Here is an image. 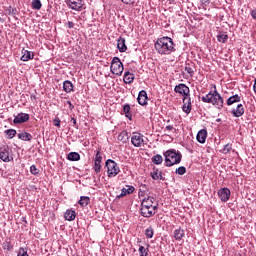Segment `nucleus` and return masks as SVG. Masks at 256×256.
<instances>
[{"instance_id": "nucleus-1", "label": "nucleus", "mask_w": 256, "mask_h": 256, "mask_svg": "<svg viewBox=\"0 0 256 256\" xmlns=\"http://www.w3.org/2000/svg\"><path fill=\"white\" fill-rule=\"evenodd\" d=\"M154 47L159 55H171V53H175V43L169 37L158 38Z\"/></svg>"}, {"instance_id": "nucleus-2", "label": "nucleus", "mask_w": 256, "mask_h": 256, "mask_svg": "<svg viewBox=\"0 0 256 256\" xmlns=\"http://www.w3.org/2000/svg\"><path fill=\"white\" fill-rule=\"evenodd\" d=\"M155 204V198L148 196L142 200L141 203V215L142 217H153L157 211V205Z\"/></svg>"}, {"instance_id": "nucleus-3", "label": "nucleus", "mask_w": 256, "mask_h": 256, "mask_svg": "<svg viewBox=\"0 0 256 256\" xmlns=\"http://www.w3.org/2000/svg\"><path fill=\"white\" fill-rule=\"evenodd\" d=\"M203 103H211L216 109H223V97L217 91V88L213 92H209L205 96H202Z\"/></svg>"}, {"instance_id": "nucleus-4", "label": "nucleus", "mask_w": 256, "mask_h": 256, "mask_svg": "<svg viewBox=\"0 0 256 256\" xmlns=\"http://www.w3.org/2000/svg\"><path fill=\"white\" fill-rule=\"evenodd\" d=\"M166 167H173L181 163V153L175 150H168L164 153Z\"/></svg>"}, {"instance_id": "nucleus-5", "label": "nucleus", "mask_w": 256, "mask_h": 256, "mask_svg": "<svg viewBox=\"0 0 256 256\" xmlns=\"http://www.w3.org/2000/svg\"><path fill=\"white\" fill-rule=\"evenodd\" d=\"M105 167L107 168V175L109 178L117 177L121 173L119 164L112 159H108L105 162Z\"/></svg>"}, {"instance_id": "nucleus-6", "label": "nucleus", "mask_w": 256, "mask_h": 256, "mask_svg": "<svg viewBox=\"0 0 256 256\" xmlns=\"http://www.w3.org/2000/svg\"><path fill=\"white\" fill-rule=\"evenodd\" d=\"M123 62H121V59L119 57H114L111 62L110 71L113 75H118V77H121L123 75Z\"/></svg>"}, {"instance_id": "nucleus-7", "label": "nucleus", "mask_w": 256, "mask_h": 256, "mask_svg": "<svg viewBox=\"0 0 256 256\" xmlns=\"http://www.w3.org/2000/svg\"><path fill=\"white\" fill-rule=\"evenodd\" d=\"M131 143L134 147H145L147 145V140L145 136L139 132H133L131 136Z\"/></svg>"}, {"instance_id": "nucleus-8", "label": "nucleus", "mask_w": 256, "mask_h": 256, "mask_svg": "<svg viewBox=\"0 0 256 256\" xmlns=\"http://www.w3.org/2000/svg\"><path fill=\"white\" fill-rule=\"evenodd\" d=\"M102 161H103V157L101 156V151L97 150L95 154L94 166H93L95 173H101Z\"/></svg>"}, {"instance_id": "nucleus-9", "label": "nucleus", "mask_w": 256, "mask_h": 256, "mask_svg": "<svg viewBox=\"0 0 256 256\" xmlns=\"http://www.w3.org/2000/svg\"><path fill=\"white\" fill-rule=\"evenodd\" d=\"M218 196L220 197L221 201H223V203H227L231 197V190H229V188H222L218 191Z\"/></svg>"}, {"instance_id": "nucleus-10", "label": "nucleus", "mask_w": 256, "mask_h": 256, "mask_svg": "<svg viewBox=\"0 0 256 256\" xmlns=\"http://www.w3.org/2000/svg\"><path fill=\"white\" fill-rule=\"evenodd\" d=\"M28 119H29V114L18 113L16 116L14 115L13 123H15V125H19L21 123H27Z\"/></svg>"}, {"instance_id": "nucleus-11", "label": "nucleus", "mask_w": 256, "mask_h": 256, "mask_svg": "<svg viewBox=\"0 0 256 256\" xmlns=\"http://www.w3.org/2000/svg\"><path fill=\"white\" fill-rule=\"evenodd\" d=\"M66 3L74 11H79L83 7V0H67Z\"/></svg>"}, {"instance_id": "nucleus-12", "label": "nucleus", "mask_w": 256, "mask_h": 256, "mask_svg": "<svg viewBox=\"0 0 256 256\" xmlns=\"http://www.w3.org/2000/svg\"><path fill=\"white\" fill-rule=\"evenodd\" d=\"M175 93H179L180 95H183L184 97H189V88L185 84H179L175 86L174 88Z\"/></svg>"}, {"instance_id": "nucleus-13", "label": "nucleus", "mask_w": 256, "mask_h": 256, "mask_svg": "<svg viewBox=\"0 0 256 256\" xmlns=\"http://www.w3.org/2000/svg\"><path fill=\"white\" fill-rule=\"evenodd\" d=\"M184 113L189 115L191 113V97L186 96L183 98V107H182Z\"/></svg>"}, {"instance_id": "nucleus-14", "label": "nucleus", "mask_w": 256, "mask_h": 256, "mask_svg": "<svg viewBox=\"0 0 256 256\" xmlns=\"http://www.w3.org/2000/svg\"><path fill=\"white\" fill-rule=\"evenodd\" d=\"M0 159L4 161V163L11 161V158H9V148H0Z\"/></svg>"}, {"instance_id": "nucleus-15", "label": "nucleus", "mask_w": 256, "mask_h": 256, "mask_svg": "<svg viewBox=\"0 0 256 256\" xmlns=\"http://www.w3.org/2000/svg\"><path fill=\"white\" fill-rule=\"evenodd\" d=\"M147 99H148L147 91L145 90L140 91L137 98L139 105H147Z\"/></svg>"}, {"instance_id": "nucleus-16", "label": "nucleus", "mask_w": 256, "mask_h": 256, "mask_svg": "<svg viewBox=\"0 0 256 256\" xmlns=\"http://www.w3.org/2000/svg\"><path fill=\"white\" fill-rule=\"evenodd\" d=\"M196 139L198 143H205L207 141V130L202 129L197 133Z\"/></svg>"}, {"instance_id": "nucleus-17", "label": "nucleus", "mask_w": 256, "mask_h": 256, "mask_svg": "<svg viewBox=\"0 0 256 256\" xmlns=\"http://www.w3.org/2000/svg\"><path fill=\"white\" fill-rule=\"evenodd\" d=\"M123 81L127 85H131V83H133V81H135V74H133L131 72H125Z\"/></svg>"}, {"instance_id": "nucleus-18", "label": "nucleus", "mask_w": 256, "mask_h": 256, "mask_svg": "<svg viewBox=\"0 0 256 256\" xmlns=\"http://www.w3.org/2000/svg\"><path fill=\"white\" fill-rule=\"evenodd\" d=\"M234 117H241L245 113L243 104H238L236 109L232 110Z\"/></svg>"}, {"instance_id": "nucleus-19", "label": "nucleus", "mask_w": 256, "mask_h": 256, "mask_svg": "<svg viewBox=\"0 0 256 256\" xmlns=\"http://www.w3.org/2000/svg\"><path fill=\"white\" fill-rule=\"evenodd\" d=\"M118 51L125 53L127 51V45L125 44V38H119L117 42Z\"/></svg>"}, {"instance_id": "nucleus-20", "label": "nucleus", "mask_w": 256, "mask_h": 256, "mask_svg": "<svg viewBox=\"0 0 256 256\" xmlns=\"http://www.w3.org/2000/svg\"><path fill=\"white\" fill-rule=\"evenodd\" d=\"M75 217H77V214L73 210H67L64 214L66 221H75Z\"/></svg>"}, {"instance_id": "nucleus-21", "label": "nucleus", "mask_w": 256, "mask_h": 256, "mask_svg": "<svg viewBox=\"0 0 256 256\" xmlns=\"http://www.w3.org/2000/svg\"><path fill=\"white\" fill-rule=\"evenodd\" d=\"M183 237H185V230L178 228L174 231V238L176 239V241H181Z\"/></svg>"}, {"instance_id": "nucleus-22", "label": "nucleus", "mask_w": 256, "mask_h": 256, "mask_svg": "<svg viewBox=\"0 0 256 256\" xmlns=\"http://www.w3.org/2000/svg\"><path fill=\"white\" fill-rule=\"evenodd\" d=\"M135 187L133 186H126V188H123L121 190L120 197H125V195H131V193H134Z\"/></svg>"}, {"instance_id": "nucleus-23", "label": "nucleus", "mask_w": 256, "mask_h": 256, "mask_svg": "<svg viewBox=\"0 0 256 256\" xmlns=\"http://www.w3.org/2000/svg\"><path fill=\"white\" fill-rule=\"evenodd\" d=\"M241 101V96L235 94L227 99V105H233L234 103H239Z\"/></svg>"}, {"instance_id": "nucleus-24", "label": "nucleus", "mask_w": 256, "mask_h": 256, "mask_svg": "<svg viewBox=\"0 0 256 256\" xmlns=\"http://www.w3.org/2000/svg\"><path fill=\"white\" fill-rule=\"evenodd\" d=\"M18 139H21L22 141H31V139H33V136L30 133L21 132L18 133Z\"/></svg>"}, {"instance_id": "nucleus-25", "label": "nucleus", "mask_w": 256, "mask_h": 256, "mask_svg": "<svg viewBox=\"0 0 256 256\" xmlns=\"http://www.w3.org/2000/svg\"><path fill=\"white\" fill-rule=\"evenodd\" d=\"M228 39H229V36H227V33H225V32H220L217 35V41L219 43H227Z\"/></svg>"}, {"instance_id": "nucleus-26", "label": "nucleus", "mask_w": 256, "mask_h": 256, "mask_svg": "<svg viewBox=\"0 0 256 256\" xmlns=\"http://www.w3.org/2000/svg\"><path fill=\"white\" fill-rule=\"evenodd\" d=\"M123 113L131 121L133 115L131 114V106L129 104L124 105Z\"/></svg>"}, {"instance_id": "nucleus-27", "label": "nucleus", "mask_w": 256, "mask_h": 256, "mask_svg": "<svg viewBox=\"0 0 256 256\" xmlns=\"http://www.w3.org/2000/svg\"><path fill=\"white\" fill-rule=\"evenodd\" d=\"M63 89L66 93H71V91H73V83L69 80L64 81Z\"/></svg>"}, {"instance_id": "nucleus-28", "label": "nucleus", "mask_w": 256, "mask_h": 256, "mask_svg": "<svg viewBox=\"0 0 256 256\" xmlns=\"http://www.w3.org/2000/svg\"><path fill=\"white\" fill-rule=\"evenodd\" d=\"M81 159V155L77 152H70L67 156L68 161H79Z\"/></svg>"}, {"instance_id": "nucleus-29", "label": "nucleus", "mask_w": 256, "mask_h": 256, "mask_svg": "<svg viewBox=\"0 0 256 256\" xmlns=\"http://www.w3.org/2000/svg\"><path fill=\"white\" fill-rule=\"evenodd\" d=\"M151 177L152 179H154V181H159V179H163V175L161 174V172H159V170H153L151 172Z\"/></svg>"}, {"instance_id": "nucleus-30", "label": "nucleus", "mask_w": 256, "mask_h": 256, "mask_svg": "<svg viewBox=\"0 0 256 256\" xmlns=\"http://www.w3.org/2000/svg\"><path fill=\"white\" fill-rule=\"evenodd\" d=\"M152 163H154V165H161V163H163V156L159 154L154 155L152 157Z\"/></svg>"}, {"instance_id": "nucleus-31", "label": "nucleus", "mask_w": 256, "mask_h": 256, "mask_svg": "<svg viewBox=\"0 0 256 256\" xmlns=\"http://www.w3.org/2000/svg\"><path fill=\"white\" fill-rule=\"evenodd\" d=\"M89 201H90L89 197L81 196L78 203L79 205H81V207H87V205H89Z\"/></svg>"}, {"instance_id": "nucleus-32", "label": "nucleus", "mask_w": 256, "mask_h": 256, "mask_svg": "<svg viewBox=\"0 0 256 256\" xmlns=\"http://www.w3.org/2000/svg\"><path fill=\"white\" fill-rule=\"evenodd\" d=\"M231 151H233V145L228 143L224 146V148L220 152L223 153V155H227L231 153Z\"/></svg>"}, {"instance_id": "nucleus-33", "label": "nucleus", "mask_w": 256, "mask_h": 256, "mask_svg": "<svg viewBox=\"0 0 256 256\" xmlns=\"http://www.w3.org/2000/svg\"><path fill=\"white\" fill-rule=\"evenodd\" d=\"M175 173L177 175H185L187 173V168H185V166H180L176 169Z\"/></svg>"}, {"instance_id": "nucleus-34", "label": "nucleus", "mask_w": 256, "mask_h": 256, "mask_svg": "<svg viewBox=\"0 0 256 256\" xmlns=\"http://www.w3.org/2000/svg\"><path fill=\"white\" fill-rule=\"evenodd\" d=\"M153 228L149 227L145 230V236L147 237V239H153Z\"/></svg>"}, {"instance_id": "nucleus-35", "label": "nucleus", "mask_w": 256, "mask_h": 256, "mask_svg": "<svg viewBox=\"0 0 256 256\" xmlns=\"http://www.w3.org/2000/svg\"><path fill=\"white\" fill-rule=\"evenodd\" d=\"M29 59H31V52L25 50L24 54L21 57V61H29Z\"/></svg>"}, {"instance_id": "nucleus-36", "label": "nucleus", "mask_w": 256, "mask_h": 256, "mask_svg": "<svg viewBox=\"0 0 256 256\" xmlns=\"http://www.w3.org/2000/svg\"><path fill=\"white\" fill-rule=\"evenodd\" d=\"M6 134L8 136V139H13V137H15V135H17V130L9 129L6 131Z\"/></svg>"}, {"instance_id": "nucleus-37", "label": "nucleus", "mask_w": 256, "mask_h": 256, "mask_svg": "<svg viewBox=\"0 0 256 256\" xmlns=\"http://www.w3.org/2000/svg\"><path fill=\"white\" fill-rule=\"evenodd\" d=\"M7 11L10 17H15V15H17V8H13L10 6Z\"/></svg>"}, {"instance_id": "nucleus-38", "label": "nucleus", "mask_w": 256, "mask_h": 256, "mask_svg": "<svg viewBox=\"0 0 256 256\" xmlns=\"http://www.w3.org/2000/svg\"><path fill=\"white\" fill-rule=\"evenodd\" d=\"M43 7V4H41V0H33V9H41Z\"/></svg>"}, {"instance_id": "nucleus-39", "label": "nucleus", "mask_w": 256, "mask_h": 256, "mask_svg": "<svg viewBox=\"0 0 256 256\" xmlns=\"http://www.w3.org/2000/svg\"><path fill=\"white\" fill-rule=\"evenodd\" d=\"M139 253H140V256H147V255H149V250L143 246H140Z\"/></svg>"}, {"instance_id": "nucleus-40", "label": "nucleus", "mask_w": 256, "mask_h": 256, "mask_svg": "<svg viewBox=\"0 0 256 256\" xmlns=\"http://www.w3.org/2000/svg\"><path fill=\"white\" fill-rule=\"evenodd\" d=\"M53 125L55 127H61V119H59V117H56L54 120H53Z\"/></svg>"}, {"instance_id": "nucleus-41", "label": "nucleus", "mask_w": 256, "mask_h": 256, "mask_svg": "<svg viewBox=\"0 0 256 256\" xmlns=\"http://www.w3.org/2000/svg\"><path fill=\"white\" fill-rule=\"evenodd\" d=\"M137 0H121L122 3H124L125 5H135V2Z\"/></svg>"}, {"instance_id": "nucleus-42", "label": "nucleus", "mask_w": 256, "mask_h": 256, "mask_svg": "<svg viewBox=\"0 0 256 256\" xmlns=\"http://www.w3.org/2000/svg\"><path fill=\"white\" fill-rule=\"evenodd\" d=\"M4 249H6L7 251H11V249H13V245L11 244V242H6L4 244Z\"/></svg>"}, {"instance_id": "nucleus-43", "label": "nucleus", "mask_w": 256, "mask_h": 256, "mask_svg": "<svg viewBox=\"0 0 256 256\" xmlns=\"http://www.w3.org/2000/svg\"><path fill=\"white\" fill-rule=\"evenodd\" d=\"M18 256H29V254H27L25 249L20 248V250L18 252Z\"/></svg>"}, {"instance_id": "nucleus-44", "label": "nucleus", "mask_w": 256, "mask_h": 256, "mask_svg": "<svg viewBox=\"0 0 256 256\" xmlns=\"http://www.w3.org/2000/svg\"><path fill=\"white\" fill-rule=\"evenodd\" d=\"M185 71L189 74V75H193L195 73V71L193 70V68H191L190 66H186L185 67Z\"/></svg>"}, {"instance_id": "nucleus-45", "label": "nucleus", "mask_w": 256, "mask_h": 256, "mask_svg": "<svg viewBox=\"0 0 256 256\" xmlns=\"http://www.w3.org/2000/svg\"><path fill=\"white\" fill-rule=\"evenodd\" d=\"M250 15H251L252 19H254V21H256V9L252 10L250 12Z\"/></svg>"}, {"instance_id": "nucleus-46", "label": "nucleus", "mask_w": 256, "mask_h": 256, "mask_svg": "<svg viewBox=\"0 0 256 256\" xmlns=\"http://www.w3.org/2000/svg\"><path fill=\"white\" fill-rule=\"evenodd\" d=\"M71 123L73 124V127H75L76 129H78V126H77V119L71 118Z\"/></svg>"}, {"instance_id": "nucleus-47", "label": "nucleus", "mask_w": 256, "mask_h": 256, "mask_svg": "<svg viewBox=\"0 0 256 256\" xmlns=\"http://www.w3.org/2000/svg\"><path fill=\"white\" fill-rule=\"evenodd\" d=\"M175 128L172 125H168L165 127V131H173Z\"/></svg>"}, {"instance_id": "nucleus-48", "label": "nucleus", "mask_w": 256, "mask_h": 256, "mask_svg": "<svg viewBox=\"0 0 256 256\" xmlns=\"http://www.w3.org/2000/svg\"><path fill=\"white\" fill-rule=\"evenodd\" d=\"M73 27H75V24L71 21L68 22V28L69 29H73Z\"/></svg>"}, {"instance_id": "nucleus-49", "label": "nucleus", "mask_w": 256, "mask_h": 256, "mask_svg": "<svg viewBox=\"0 0 256 256\" xmlns=\"http://www.w3.org/2000/svg\"><path fill=\"white\" fill-rule=\"evenodd\" d=\"M68 105L70 109H73L75 106H73V104L71 103V101H68Z\"/></svg>"}, {"instance_id": "nucleus-50", "label": "nucleus", "mask_w": 256, "mask_h": 256, "mask_svg": "<svg viewBox=\"0 0 256 256\" xmlns=\"http://www.w3.org/2000/svg\"><path fill=\"white\" fill-rule=\"evenodd\" d=\"M33 175H37V168L33 166Z\"/></svg>"}, {"instance_id": "nucleus-51", "label": "nucleus", "mask_w": 256, "mask_h": 256, "mask_svg": "<svg viewBox=\"0 0 256 256\" xmlns=\"http://www.w3.org/2000/svg\"><path fill=\"white\" fill-rule=\"evenodd\" d=\"M127 135V132H123L119 137H125Z\"/></svg>"}, {"instance_id": "nucleus-52", "label": "nucleus", "mask_w": 256, "mask_h": 256, "mask_svg": "<svg viewBox=\"0 0 256 256\" xmlns=\"http://www.w3.org/2000/svg\"><path fill=\"white\" fill-rule=\"evenodd\" d=\"M30 173H33V166H30Z\"/></svg>"}, {"instance_id": "nucleus-53", "label": "nucleus", "mask_w": 256, "mask_h": 256, "mask_svg": "<svg viewBox=\"0 0 256 256\" xmlns=\"http://www.w3.org/2000/svg\"><path fill=\"white\" fill-rule=\"evenodd\" d=\"M168 1H170V3H174L175 0H168Z\"/></svg>"}]
</instances>
